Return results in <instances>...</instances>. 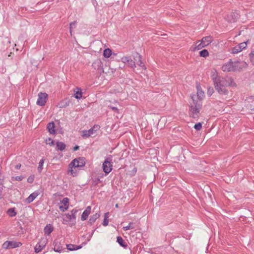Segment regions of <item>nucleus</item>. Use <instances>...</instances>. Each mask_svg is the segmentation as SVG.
I'll list each match as a JSON object with an SVG mask.
<instances>
[{
	"label": "nucleus",
	"mask_w": 254,
	"mask_h": 254,
	"mask_svg": "<svg viewBox=\"0 0 254 254\" xmlns=\"http://www.w3.org/2000/svg\"><path fill=\"white\" fill-rule=\"evenodd\" d=\"M212 80L215 89L221 95L226 96L229 94V91L226 88L227 86H236V84L232 77L226 79L222 76H214L213 75Z\"/></svg>",
	"instance_id": "obj_1"
},
{
	"label": "nucleus",
	"mask_w": 254,
	"mask_h": 254,
	"mask_svg": "<svg viewBox=\"0 0 254 254\" xmlns=\"http://www.w3.org/2000/svg\"><path fill=\"white\" fill-rule=\"evenodd\" d=\"M247 64L244 62L235 61L233 62L231 59H230L229 62L224 64L221 69L224 72H231L240 71L243 68L247 67Z\"/></svg>",
	"instance_id": "obj_2"
},
{
	"label": "nucleus",
	"mask_w": 254,
	"mask_h": 254,
	"mask_svg": "<svg viewBox=\"0 0 254 254\" xmlns=\"http://www.w3.org/2000/svg\"><path fill=\"white\" fill-rule=\"evenodd\" d=\"M195 96H191L192 103H190L189 115L190 117L197 120L200 116V110L202 108V102L200 100H196Z\"/></svg>",
	"instance_id": "obj_3"
},
{
	"label": "nucleus",
	"mask_w": 254,
	"mask_h": 254,
	"mask_svg": "<svg viewBox=\"0 0 254 254\" xmlns=\"http://www.w3.org/2000/svg\"><path fill=\"white\" fill-rule=\"evenodd\" d=\"M85 165V158L84 157H79L73 159L68 165V172L70 174H73L72 168L81 167Z\"/></svg>",
	"instance_id": "obj_4"
},
{
	"label": "nucleus",
	"mask_w": 254,
	"mask_h": 254,
	"mask_svg": "<svg viewBox=\"0 0 254 254\" xmlns=\"http://www.w3.org/2000/svg\"><path fill=\"white\" fill-rule=\"evenodd\" d=\"M100 127L98 125H95L89 130H84L82 131L81 136L84 138H87L93 134H94L96 131L99 129Z\"/></svg>",
	"instance_id": "obj_5"
},
{
	"label": "nucleus",
	"mask_w": 254,
	"mask_h": 254,
	"mask_svg": "<svg viewBox=\"0 0 254 254\" xmlns=\"http://www.w3.org/2000/svg\"><path fill=\"white\" fill-rule=\"evenodd\" d=\"M22 245V243L19 242L7 241L2 244V248L5 249L18 248Z\"/></svg>",
	"instance_id": "obj_6"
},
{
	"label": "nucleus",
	"mask_w": 254,
	"mask_h": 254,
	"mask_svg": "<svg viewBox=\"0 0 254 254\" xmlns=\"http://www.w3.org/2000/svg\"><path fill=\"white\" fill-rule=\"evenodd\" d=\"M111 161V158H107L103 163V169L106 174H109L112 170Z\"/></svg>",
	"instance_id": "obj_7"
},
{
	"label": "nucleus",
	"mask_w": 254,
	"mask_h": 254,
	"mask_svg": "<svg viewBox=\"0 0 254 254\" xmlns=\"http://www.w3.org/2000/svg\"><path fill=\"white\" fill-rule=\"evenodd\" d=\"M48 94L46 93L40 92L38 94V98L37 101V104L39 106H44L47 102Z\"/></svg>",
	"instance_id": "obj_8"
},
{
	"label": "nucleus",
	"mask_w": 254,
	"mask_h": 254,
	"mask_svg": "<svg viewBox=\"0 0 254 254\" xmlns=\"http://www.w3.org/2000/svg\"><path fill=\"white\" fill-rule=\"evenodd\" d=\"M247 42H242L232 49L231 53L233 54H238L241 52L243 49H245L247 46Z\"/></svg>",
	"instance_id": "obj_9"
},
{
	"label": "nucleus",
	"mask_w": 254,
	"mask_h": 254,
	"mask_svg": "<svg viewBox=\"0 0 254 254\" xmlns=\"http://www.w3.org/2000/svg\"><path fill=\"white\" fill-rule=\"evenodd\" d=\"M54 248L53 250L55 252L58 253H62V252H67L66 251V248L63 247V246L61 244V242L59 241L58 240H55L53 243Z\"/></svg>",
	"instance_id": "obj_10"
},
{
	"label": "nucleus",
	"mask_w": 254,
	"mask_h": 254,
	"mask_svg": "<svg viewBox=\"0 0 254 254\" xmlns=\"http://www.w3.org/2000/svg\"><path fill=\"white\" fill-rule=\"evenodd\" d=\"M240 15L236 11L232 12L228 14L226 17V20L230 23H234L239 18Z\"/></svg>",
	"instance_id": "obj_11"
},
{
	"label": "nucleus",
	"mask_w": 254,
	"mask_h": 254,
	"mask_svg": "<svg viewBox=\"0 0 254 254\" xmlns=\"http://www.w3.org/2000/svg\"><path fill=\"white\" fill-rule=\"evenodd\" d=\"M47 244V240L45 238L41 239L35 247V252L38 253L45 247Z\"/></svg>",
	"instance_id": "obj_12"
},
{
	"label": "nucleus",
	"mask_w": 254,
	"mask_h": 254,
	"mask_svg": "<svg viewBox=\"0 0 254 254\" xmlns=\"http://www.w3.org/2000/svg\"><path fill=\"white\" fill-rule=\"evenodd\" d=\"M133 59L134 61L136 62V64L141 66L142 68L145 69L146 67L142 62V56L139 55L138 53H136L133 55Z\"/></svg>",
	"instance_id": "obj_13"
},
{
	"label": "nucleus",
	"mask_w": 254,
	"mask_h": 254,
	"mask_svg": "<svg viewBox=\"0 0 254 254\" xmlns=\"http://www.w3.org/2000/svg\"><path fill=\"white\" fill-rule=\"evenodd\" d=\"M39 193L38 191H35L32 193L26 199V201L27 203H30L32 202L36 197L39 195Z\"/></svg>",
	"instance_id": "obj_14"
},
{
	"label": "nucleus",
	"mask_w": 254,
	"mask_h": 254,
	"mask_svg": "<svg viewBox=\"0 0 254 254\" xmlns=\"http://www.w3.org/2000/svg\"><path fill=\"white\" fill-rule=\"evenodd\" d=\"M102 63L100 59L96 60L92 64V67L96 70H99L101 67Z\"/></svg>",
	"instance_id": "obj_15"
},
{
	"label": "nucleus",
	"mask_w": 254,
	"mask_h": 254,
	"mask_svg": "<svg viewBox=\"0 0 254 254\" xmlns=\"http://www.w3.org/2000/svg\"><path fill=\"white\" fill-rule=\"evenodd\" d=\"M49 132L51 134H55L56 132L55 123L53 122L49 123L47 127Z\"/></svg>",
	"instance_id": "obj_16"
},
{
	"label": "nucleus",
	"mask_w": 254,
	"mask_h": 254,
	"mask_svg": "<svg viewBox=\"0 0 254 254\" xmlns=\"http://www.w3.org/2000/svg\"><path fill=\"white\" fill-rule=\"evenodd\" d=\"M201 41L205 47L208 46L212 41V38L211 36H206L203 37Z\"/></svg>",
	"instance_id": "obj_17"
},
{
	"label": "nucleus",
	"mask_w": 254,
	"mask_h": 254,
	"mask_svg": "<svg viewBox=\"0 0 254 254\" xmlns=\"http://www.w3.org/2000/svg\"><path fill=\"white\" fill-rule=\"evenodd\" d=\"M100 216V215L99 213H96L95 214L91 216L88 221L89 224L91 225H92Z\"/></svg>",
	"instance_id": "obj_18"
},
{
	"label": "nucleus",
	"mask_w": 254,
	"mask_h": 254,
	"mask_svg": "<svg viewBox=\"0 0 254 254\" xmlns=\"http://www.w3.org/2000/svg\"><path fill=\"white\" fill-rule=\"evenodd\" d=\"M117 242L122 247H123L124 248H127V243L124 241V240L121 236L117 237Z\"/></svg>",
	"instance_id": "obj_19"
},
{
	"label": "nucleus",
	"mask_w": 254,
	"mask_h": 254,
	"mask_svg": "<svg viewBox=\"0 0 254 254\" xmlns=\"http://www.w3.org/2000/svg\"><path fill=\"white\" fill-rule=\"evenodd\" d=\"M65 147V144L63 142L57 141L56 142V149L57 150L63 151Z\"/></svg>",
	"instance_id": "obj_20"
},
{
	"label": "nucleus",
	"mask_w": 254,
	"mask_h": 254,
	"mask_svg": "<svg viewBox=\"0 0 254 254\" xmlns=\"http://www.w3.org/2000/svg\"><path fill=\"white\" fill-rule=\"evenodd\" d=\"M66 249L70 251H73V250H77L78 249H80L81 248V246H76L72 244H67L66 245Z\"/></svg>",
	"instance_id": "obj_21"
},
{
	"label": "nucleus",
	"mask_w": 254,
	"mask_h": 254,
	"mask_svg": "<svg viewBox=\"0 0 254 254\" xmlns=\"http://www.w3.org/2000/svg\"><path fill=\"white\" fill-rule=\"evenodd\" d=\"M74 92H75L74 94V97L77 99H79L82 98V92L81 91V90L80 88H76L74 90Z\"/></svg>",
	"instance_id": "obj_22"
},
{
	"label": "nucleus",
	"mask_w": 254,
	"mask_h": 254,
	"mask_svg": "<svg viewBox=\"0 0 254 254\" xmlns=\"http://www.w3.org/2000/svg\"><path fill=\"white\" fill-rule=\"evenodd\" d=\"M44 230L45 234L49 235L53 231V228L51 225L48 224L46 226V227L44 228Z\"/></svg>",
	"instance_id": "obj_23"
},
{
	"label": "nucleus",
	"mask_w": 254,
	"mask_h": 254,
	"mask_svg": "<svg viewBox=\"0 0 254 254\" xmlns=\"http://www.w3.org/2000/svg\"><path fill=\"white\" fill-rule=\"evenodd\" d=\"M193 96H195L196 97L195 99L196 100H200V101H201V100L204 96V92L202 90H199L197 88V92L196 93V95H193Z\"/></svg>",
	"instance_id": "obj_24"
},
{
	"label": "nucleus",
	"mask_w": 254,
	"mask_h": 254,
	"mask_svg": "<svg viewBox=\"0 0 254 254\" xmlns=\"http://www.w3.org/2000/svg\"><path fill=\"white\" fill-rule=\"evenodd\" d=\"M205 46L203 45V44L201 41H197L195 44V47L194 48V50H199L201 49L202 48L205 47Z\"/></svg>",
	"instance_id": "obj_25"
},
{
	"label": "nucleus",
	"mask_w": 254,
	"mask_h": 254,
	"mask_svg": "<svg viewBox=\"0 0 254 254\" xmlns=\"http://www.w3.org/2000/svg\"><path fill=\"white\" fill-rule=\"evenodd\" d=\"M7 214L10 217H14L16 215L17 213L15 211V208H9L7 210Z\"/></svg>",
	"instance_id": "obj_26"
},
{
	"label": "nucleus",
	"mask_w": 254,
	"mask_h": 254,
	"mask_svg": "<svg viewBox=\"0 0 254 254\" xmlns=\"http://www.w3.org/2000/svg\"><path fill=\"white\" fill-rule=\"evenodd\" d=\"M112 54L111 50L108 48L105 49L103 52V55L105 58H109Z\"/></svg>",
	"instance_id": "obj_27"
},
{
	"label": "nucleus",
	"mask_w": 254,
	"mask_h": 254,
	"mask_svg": "<svg viewBox=\"0 0 254 254\" xmlns=\"http://www.w3.org/2000/svg\"><path fill=\"white\" fill-rule=\"evenodd\" d=\"M109 212H107V213H105V214H104V220H103V225L104 226H106L108 224V223H109V220H108V215H109Z\"/></svg>",
	"instance_id": "obj_28"
},
{
	"label": "nucleus",
	"mask_w": 254,
	"mask_h": 254,
	"mask_svg": "<svg viewBox=\"0 0 254 254\" xmlns=\"http://www.w3.org/2000/svg\"><path fill=\"white\" fill-rule=\"evenodd\" d=\"M135 228L134 224L132 222H130L128 225L127 226H125L123 227V229L125 231H127L129 229H133Z\"/></svg>",
	"instance_id": "obj_29"
},
{
	"label": "nucleus",
	"mask_w": 254,
	"mask_h": 254,
	"mask_svg": "<svg viewBox=\"0 0 254 254\" xmlns=\"http://www.w3.org/2000/svg\"><path fill=\"white\" fill-rule=\"evenodd\" d=\"M209 55L208 52L206 49H203L199 52V55L200 57L205 58Z\"/></svg>",
	"instance_id": "obj_30"
},
{
	"label": "nucleus",
	"mask_w": 254,
	"mask_h": 254,
	"mask_svg": "<svg viewBox=\"0 0 254 254\" xmlns=\"http://www.w3.org/2000/svg\"><path fill=\"white\" fill-rule=\"evenodd\" d=\"M76 24V21H74L73 22H72L69 24V32H70V33L71 35L72 34V29L73 28H75Z\"/></svg>",
	"instance_id": "obj_31"
},
{
	"label": "nucleus",
	"mask_w": 254,
	"mask_h": 254,
	"mask_svg": "<svg viewBox=\"0 0 254 254\" xmlns=\"http://www.w3.org/2000/svg\"><path fill=\"white\" fill-rule=\"evenodd\" d=\"M65 216L66 218L67 219L66 221H71L72 219L75 220L76 218V216H73V215L71 214L70 213H67L65 214Z\"/></svg>",
	"instance_id": "obj_32"
},
{
	"label": "nucleus",
	"mask_w": 254,
	"mask_h": 254,
	"mask_svg": "<svg viewBox=\"0 0 254 254\" xmlns=\"http://www.w3.org/2000/svg\"><path fill=\"white\" fill-rule=\"evenodd\" d=\"M61 203L63 204L64 206H68L69 205V199L67 197H64L63 198V199L61 201Z\"/></svg>",
	"instance_id": "obj_33"
},
{
	"label": "nucleus",
	"mask_w": 254,
	"mask_h": 254,
	"mask_svg": "<svg viewBox=\"0 0 254 254\" xmlns=\"http://www.w3.org/2000/svg\"><path fill=\"white\" fill-rule=\"evenodd\" d=\"M44 160L43 159H41L39 163V166L38 167V170L39 172H40L41 171V170H42L43 169V164H44Z\"/></svg>",
	"instance_id": "obj_34"
},
{
	"label": "nucleus",
	"mask_w": 254,
	"mask_h": 254,
	"mask_svg": "<svg viewBox=\"0 0 254 254\" xmlns=\"http://www.w3.org/2000/svg\"><path fill=\"white\" fill-rule=\"evenodd\" d=\"M194 128L196 130H200L202 128V124L201 123L196 124L194 126Z\"/></svg>",
	"instance_id": "obj_35"
},
{
	"label": "nucleus",
	"mask_w": 254,
	"mask_h": 254,
	"mask_svg": "<svg viewBox=\"0 0 254 254\" xmlns=\"http://www.w3.org/2000/svg\"><path fill=\"white\" fill-rule=\"evenodd\" d=\"M88 216H89V214L86 213V212H83L82 213V214L81 217V220L84 221V220H86L87 218H88Z\"/></svg>",
	"instance_id": "obj_36"
},
{
	"label": "nucleus",
	"mask_w": 254,
	"mask_h": 254,
	"mask_svg": "<svg viewBox=\"0 0 254 254\" xmlns=\"http://www.w3.org/2000/svg\"><path fill=\"white\" fill-rule=\"evenodd\" d=\"M23 178H24V177L23 176H16L15 177H13L12 178V179L13 180H15L17 181H21L23 179Z\"/></svg>",
	"instance_id": "obj_37"
},
{
	"label": "nucleus",
	"mask_w": 254,
	"mask_h": 254,
	"mask_svg": "<svg viewBox=\"0 0 254 254\" xmlns=\"http://www.w3.org/2000/svg\"><path fill=\"white\" fill-rule=\"evenodd\" d=\"M213 92H214V89L212 87H210L208 88L207 91V94L208 95L211 96L212 94L213 93Z\"/></svg>",
	"instance_id": "obj_38"
},
{
	"label": "nucleus",
	"mask_w": 254,
	"mask_h": 254,
	"mask_svg": "<svg viewBox=\"0 0 254 254\" xmlns=\"http://www.w3.org/2000/svg\"><path fill=\"white\" fill-rule=\"evenodd\" d=\"M46 142L47 144H49L50 146L53 145L54 144V141L51 138H49L48 139H46Z\"/></svg>",
	"instance_id": "obj_39"
},
{
	"label": "nucleus",
	"mask_w": 254,
	"mask_h": 254,
	"mask_svg": "<svg viewBox=\"0 0 254 254\" xmlns=\"http://www.w3.org/2000/svg\"><path fill=\"white\" fill-rule=\"evenodd\" d=\"M128 64L131 67L134 68L136 67L135 61H133L131 59H130L129 63H128Z\"/></svg>",
	"instance_id": "obj_40"
},
{
	"label": "nucleus",
	"mask_w": 254,
	"mask_h": 254,
	"mask_svg": "<svg viewBox=\"0 0 254 254\" xmlns=\"http://www.w3.org/2000/svg\"><path fill=\"white\" fill-rule=\"evenodd\" d=\"M130 58L129 57H124L122 58V61L124 63H129V61L130 60Z\"/></svg>",
	"instance_id": "obj_41"
},
{
	"label": "nucleus",
	"mask_w": 254,
	"mask_h": 254,
	"mask_svg": "<svg viewBox=\"0 0 254 254\" xmlns=\"http://www.w3.org/2000/svg\"><path fill=\"white\" fill-rule=\"evenodd\" d=\"M250 58L252 62L254 63V50H252L249 54Z\"/></svg>",
	"instance_id": "obj_42"
},
{
	"label": "nucleus",
	"mask_w": 254,
	"mask_h": 254,
	"mask_svg": "<svg viewBox=\"0 0 254 254\" xmlns=\"http://www.w3.org/2000/svg\"><path fill=\"white\" fill-rule=\"evenodd\" d=\"M108 107L111 108L113 111L118 113H119V109H118L117 106H113L112 105H109Z\"/></svg>",
	"instance_id": "obj_43"
},
{
	"label": "nucleus",
	"mask_w": 254,
	"mask_h": 254,
	"mask_svg": "<svg viewBox=\"0 0 254 254\" xmlns=\"http://www.w3.org/2000/svg\"><path fill=\"white\" fill-rule=\"evenodd\" d=\"M34 175H31L30 176H29L28 178H27V182L29 183H32L33 182L34 180Z\"/></svg>",
	"instance_id": "obj_44"
},
{
	"label": "nucleus",
	"mask_w": 254,
	"mask_h": 254,
	"mask_svg": "<svg viewBox=\"0 0 254 254\" xmlns=\"http://www.w3.org/2000/svg\"><path fill=\"white\" fill-rule=\"evenodd\" d=\"M59 208L61 211L64 212L65 210H67L68 207L67 206H65L64 205H61L60 206Z\"/></svg>",
	"instance_id": "obj_45"
},
{
	"label": "nucleus",
	"mask_w": 254,
	"mask_h": 254,
	"mask_svg": "<svg viewBox=\"0 0 254 254\" xmlns=\"http://www.w3.org/2000/svg\"><path fill=\"white\" fill-rule=\"evenodd\" d=\"M91 206H88V207H86V209L84 211V212H86V213L89 215L91 212Z\"/></svg>",
	"instance_id": "obj_46"
},
{
	"label": "nucleus",
	"mask_w": 254,
	"mask_h": 254,
	"mask_svg": "<svg viewBox=\"0 0 254 254\" xmlns=\"http://www.w3.org/2000/svg\"><path fill=\"white\" fill-rule=\"evenodd\" d=\"M91 206H88V207H86V209L84 211V212H86V213L89 215L91 212Z\"/></svg>",
	"instance_id": "obj_47"
},
{
	"label": "nucleus",
	"mask_w": 254,
	"mask_h": 254,
	"mask_svg": "<svg viewBox=\"0 0 254 254\" xmlns=\"http://www.w3.org/2000/svg\"><path fill=\"white\" fill-rule=\"evenodd\" d=\"M110 68L112 69V70H114V71H116L117 70V67H113V64L110 63ZM112 72H113V70H112Z\"/></svg>",
	"instance_id": "obj_48"
},
{
	"label": "nucleus",
	"mask_w": 254,
	"mask_h": 254,
	"mask_svg": "<svg viewBox=\"0 0 254 254\" xmlns=\"http://www.w3.org/2000/svg\"><path fill=\"white\" fill-rule=\"evenodd\" d=\"M77 210L73 209L72 211H70V214L73 215V216H76V213H77Z\"/></svg>",
	"instance_id": "obj_49"
},
{
	"label": "nucleus",
	"mask_w": 254,
	"mask_h": 254,
	"mask_svg": "<svg viewBox=\"0 0 254 254\" xmlns=\"http://www.w3.org/2000/svg\"><path fill=\"white\" fill-rule=\"evenodd\" d=\"M79 148V146H78V145H75L74 147H73V150L74 151H76L77 150H78Z\"/></svg>",
	"instance_id": "obj_50"
},
{
	"label": "nucleus",
	"mask_w": 254,
	"mask_h": 254,
	"mask_svg": "<svg viewBox=\"0 0 254 254\" xmlns=\"http://www.w3.org/2000/svg\"><path fill=\"white\" fill-rule=\"evenodd\" d=\"M21 166V165L20 164H18L15 166V168L16 169H19Z\"/></svg>",
	"instance_id": "obj_51"
},
{
	"label": "nucleus",
	"mask_w": 254,
	"mask_h": 254,
	"mask_svg": "<svg viewBox=\"0 0 254 254\" xmlns=\"http://www.w3.org/2000/svg\"><path fill=\"white\" fill-rule=\"evenodd\" d=\"M116 207H118V204H116Z\"/></svg>",
	"instance_id": "obj_52"
},
{
	"label": "nucleus",
	"mask_w": 254,
	"mask_h": 254,
	"mask_svg": "<svg viewBox=\"0 0 254 254\" xmlns=\"http://www.w3.org/2000/svg\"><path fill=\"white\" fill-rule=\"evenodd\" d=\"M122 65H121V66L120 65V66H119V68H122Z\"/></svg>",
	"instance_id": "obj_53"
},
{
	"label": "nucleus",
	"mask_w": 254,
	"mask_h": 254,
	"mask_svg": "<svg viewBox=\"0 0 254 254\" xmlns=\"http://www.w3.org/2000/svg\"><path fill=\"white\" fill-rule=\"evenodd\" d=\"M122 65H121V66L120 65V66H119V68H122Z\"/></svg>",
	"instance_id": "obj_54"
},
{
	"label": "nucleus",
	"mask_w": 254,
	"mask_h": 254,
	"mask_svg": "<svg viewBox=\"0 0 254 254\" xmlns=\"http://www.w3.org/2000/svg\"><path fill=\"white\" fill-rule=\"evenodd\" d=\"M65 107V106H64V105L60 106V107Z\"/></svg>",
	"instance_id": "obj_55"
}]
</instances>
